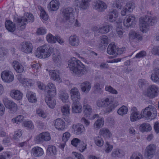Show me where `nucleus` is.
<instances>
[{
  "label": "nucleus",
  "mask_w": 159,
  "mask_h": 159,
  "mask_svg": "<svg viewBox=\"0 0 159 159\" xmlns=\"http://www.w3.org/2000/svg\"><path fill=\"white\" fill-rule=\"evenodd\" d=\"M68 67L71 73L78 77L82 76L87 72L85 66L75 57L72 58L69 60Z\"/></svg>",
  "instance_id": "nucleus-1"
},
{
  "label": "nucleus",
  "mask_w": 159,
  "mask_h": 159,
  "mask_svg": "<svg viewBox=\"0 0 159 159\" xmlns=\"http://www.w3.org/2000/svg\"><path fill=\"white\" fill-rule=\"evenodd\" d=\"M14 21L17 23V27L21 30L25 28L27 22H32L34 21V18L32 14L27 13L24 17H16L14 18Z\"/></svg>",
  "instance_id": "nucleus-2"
},
{
  "label": "nucleus",
  "mask_w": 159,
  "mask_h": 159,
  "mask_svg": "<svg viewBox=\"0 0 159 159\" xmlns=\"http://www.w3.org/2000/svg\"><path fill=\"white\" fill-rule=\"evenodd\" d=\"M53 51V48L48 45H43L38 48L35 53L36 57L41 58L50 56Z\"/></svg>",
  "instance_id": "nucleus-3"
},
{
  "label": "nucleus",
  "mask_w": 159,
  "mask_h": 159,
  "mask_svg": "<svg viewBox=\"0 0 159 159\" xmlns=\"http://www.w3.org/2000/svg\"><path fill=\"white\" fill-rule=\"evenodd\" d=\"M141 115L142 118L145 117L147 119H153L157 116V111L153 106L149 105L142 111Z\"/></svg>",
  "instance_id": "nucleus-4"
},
{
  "label": "nucleus",
  "mask_w": 159,
  "mask_h": 159,
  "mask_svg": "<svg viewBox=\"0 0 159 159\" xmlns=\"http://www.w3.org/2000/svg\"><path fill=\"white\" fill-rule=\"evenodd\" d=\"M51 137L50 134L48 132H43L37 135L34 138V141L37 143H40L44 141L50 140Z\"/></svg>",
  "instance_id": "nucleus-5"
},
{
  "label": "nucleus",
  "mask_w": 159,
  "mask_h": 159,
  "mask_svg": "<svg viewBox=\"0 0 159 159\" xmlns=\"http://www.w3.org/2000/svg\"><path fill=\"white\" fill-rule=\"evenodd\" d=\"M2 101L6 107L9 109L11 112H15L17 111V105L13 101L9 100L6 97L3 98Z\"/></svg>",
  "instance_id": "nucleus-6"
},
{
  "label": "nucleus",
  "mask_w": 159,
  "mask_h": 159,
  "mask_svg": "<svg viewBox=\"0 0 159 159\" xmlns=\"http://www.w3.org/2000/svg\"><path fill=\"white\" fill-rule=\"evenodd\" d=\"M156 149L155 145L151 144L148 146L145 150V155L148 159H152L155 155Z\"/></svg>",
  "instance_id": "nucleus-7"
},
{
  "label": "nucleus",
  "mask_w": 159,
  "mask_h": 159,
  "mask_svg": "<svg viewBox=\"0 0 159 159\" xmlns=\"http://www.w3.org/2000/svg\"><path fill=\"white\" fill-rule=\"evenodd\" d=\"M74 9L71 7H67L63 8L61 10V14L64 19L69 20L74 14Z\"/></svg>",
  "instance_id": "nucleus-8"
},
{
  "label": "nucleus",
  "mask_w": 159,
  "mask_h": 159,
  "mask_svg": "<svg viewBox=\"0 0 159 159\" xmlns=\"http://www.w3.org/2000/svg\"><path fill=\"white\" fill-rule=\"evenodd\" d=\"M139 25L140 30L143 32L146 33L148 30L149 25L145 16L140 18Z\"/></svg>",
  "instance_id": "nucleus-9"
},
{
  "label": "nucleus",
  "mask_w": 159,
  "mask_h": 159,
  "mask_svg": "<svg viewBox=\"0 0 159 159\" xmlns=\"http://www.w3.org/2000/svg\"><path fill=\"white\" fill-rule=\"evenodd\" d=\"M142 118L141 113H140L137 108L135 107H133L131 111L130 120L131 122H134L137 121Z\"/></svg>",
  "instance_id": "nucleus-10"
},
{
  "label": "nucleus",
  "mask_w": 159,
  "mask_h": 159,
  "mask_svg": "<svg viewBox=\"0 0 159 159\" xmlns=\"http://www.w3.org/2000/svg\"><path fill=\"white\" fill-rule=\"evenodd\" d=\"M158 88L154 85H152L148 87L145 95L150 98H153L158 95Z\"/></svg>",
  "instance_id": "nucleus-11"
},
{
  "label": "nucleus",
  "mask_w": 159,
  "mask_h": 159,
  "mask_svg": "<svg viewBox=\"0 0 159 159\" xmlns=\"http://www.w3.org/2000/svg\"><path fill=\"white\" fill-rule=\"evenodd\" d=\"M46 88L48 90L45 97L53 98L56 94V88L54 85L52 83H49Z\"/></svg>",
  "instance_id": "nucleus-12"
},
{
  "label": "nucleus",
  "mask_w": 159,
  "mask_h": 159,
  "mask_svg": "<svg viewBox=\"0 0 159 159\" xmlns=\"http://www.w3.org/2000/svg\"><path fill=\"white\" fill-rule=\"evenodd\" d=\"M94 8L99 11H103L107 8L106 4L100 0H98L94 1L93 3Z\"/></svg>",
  "instance_id": "nucleus-13"
},
{
  "label": "nucleus",
  "mask_w": 159,
  "mask_h": 159,
  "mask_svg": "<svg viewBox=\"0 0 159 159\" xmlns=\"http://www.w3.org/2000/svg\"><path fill=\"white\" fill-rule=\"evenodd\" d=\"M71 106L72 111L73 113H80L82 111V107L80 101H73Z\"/></svg>",
  "instance_id": "nucleus-14"
},
{
  "label": "nucleus",
  "mask_w": 159,
  "mask_h": 159,
  "mask_svg": "<svg viewBox=\"0 0 159 159\" xmlns=\"http://www.w3.org/2000/svg\"><path fill=\"white\" fill-rule=\"evenodd\" d=\"M1 77L4 81L7 83L12 81L14 79V75L10 74L8 71L6 70L2 72Z\"/></svg>",
  "instance_id": "nucleus-15"
},
{
  "label": "nucleus",
  "mask_w": 159,
  "mask_h": 159,
  "mask_svg": "<svg viewBox=\"0 0 159 159\" xmlns=\"http://www.w3.org/2000/svg\"><path fill=\"white\" fill-rule=\"evenodd\" d=\"M136 22L134 16L132 15L129 16L123 23L125 26L129 27L134 26L136 24Z\"/></svg>",
  "instance_id": "nucleus-16"
},
{
  "label": "nucleus",
  "mask_w": 159,
  "mask_h": 159,
  "mask_svg": "<svg viewBox=\"0 0 159 159\" xmlns=\"http://www.w3.org/2000/svg\"><path fill=\"white\" fill-rule=\"evenodd\" d=\"M70 93L71 98L72 101H80L81 98L80 94L78 89L77 88L74 87L70 91Z\"/></svg>",
  "instance_id": "nucleus-17"
},
{
  "label": "nucleus",
  "mask_w": 159,
  "mask_h": 159,
  "mask_svg": "<svg viewBox=\"0 0 159 159\" xmlns=\"http://www.w3.org/2000/svg\"><path fill=\"white\" fill-rule=\"evenodd\" d=\"M49 75L51 79L57 81H61V78L60 77V71L58 70H53L49 71Z\"/></svg>",
  "instance_id": "nucleus-18"
},
{
  "label": "nucleus",
  "mask_w": 159,
  "mask_h": 159,
  "mask_svg": "<svg viewBox=\"0 0 159 159\" xmlns=\"http://www.w3.org/2000/svg\"><path fill=\"white\" fill-rule=\"evenodd\" d=\"M72 128L74 129L75 133L77 135L82 134L85 130L84 126L81 124L74 125Z\"/></svg>",
  "instance_id": "nucleus-19"
},
{
  "label": "nucleus",
  "mask_w": 159,
  "mask_h": 159,
  "mask_svg": "<svg viewBox=\"0 0 159 159\" xmlns=\"http://www.w3.org/2000/svg\"><path fill=\"white\" fill-rule=\"evenodd\" d=\"M59 2L58 0H52L50 2L48 8L51 11H56L58 9Z\"/></svg>",
  "instance_id": "nucleus-20"
},
{
  "label": "nucleus",
  "mask_w": 159,
  "mask_h": 159,
  "mask_svg": "<svg viewBox=\"0 0 159 159\" xmlns=\"http://www.w3.org/2000/svg\"><path fill=\"white\" fill-rule=\"evenodd\" d=\"M69 43L71 46H77L79 44V39L78 37L75 35H71L69 38Z\"/></svg>",
  "instance_id": "nucleus-21"
},
{
  "label": "nucleus",
  "mask_w": 159,
  "mask_h": 159,
  "mask_svg": "<svg viewBox=\"0 0 159 159\" xmlns=\"http://www.w3.org/2000/svg\"><path fill=\"white\" fill-rule=\"evenodd\" d=\"M56 128L58 130H62L65 128V123L61 119L58 118L56 120L54 124Z\"/></svg>",
  "instance_id": "nucleus-22"
},
{
  "label": "nucleus",
  "mask_w": 159,
  "mask_h": 159,
  "mask_svg": "<svg viewBox=\"0 0 159 159\" xmlns=\"http://www.w3.org/2000/svg\"><path fill=\"white\" fill-rule=\"evenodd\" d=\"M31 153L35 157H41L44 154L43 149L39 147H35L32 149Z\"/></svg>",
  "instance_id": "nucleus-23"
},
{
  "label": "nucleus",
  "mask_w": 159,
  "mask_h": 159,
  "mask_svg": "<svg viewBox=\"0 0 159 159\" xmlns=\"http://www.w3.org/2000/svg\"><path fill=\"white\" fill-rule=\"evenodd\" d=\"M21 50L26 53H30L32 52V46L31 43L29 42L23 43Z\"/></svg>",
  "instance_id": "nucleus-24"
},
{
  "label": "nucleus",
  "mask_w": 159,
  "mask_h": 159,
  "mask_svg": "<svg viewBox=\"0 0 159 159\" xmlns=\"http://www.w3.org/2000/svg\"><path fill=\"white\" fill-rule=\"evenodd\" d=\"M11 97L17 100L21 99L23 97V94L19 90H13L10 92Z\"/></svg>",
  "instance_id": "nucleus-25"
},
{
  "label": "nucleus",
  "mask_w": 159,
  "mask_h": 159,
  "mask_svg": "<svg viewBox=\"0 0 159 159\" xmlns=\"http://www.w3.org/2000/svg\"><path fill=\"white\" fill-rule=\"evenodd\" d=\"M110 55H112V56H110V59L116 57L117 55V48L114 42L110 44Z\"/></svg>",
  "instance_id": "nucleus-26"
},
{
  "label": "nucleus",
  "mask_w": 159,
  "mask_h": 159,
  "mask_svg": "<svg viewBox=\"0 0 159 159\" xmlns=\"http://www.w3.org/2000/svg\"><path fill=\"white\" fill-rule=\"evenodd\" d=\"M81 89L82 92L86 93H88L91 87V84L88 81H85L82 83L81 85Z\"/></svg>",
  "instance_id": "nucleus-27"
},
{
  "label": "nucleus",
  "mask_w": 159,
  "mask_h": 159,
  "mask_svg": "<svg viewBox=\"0 0 159 159\" xmlns=\"http://www.w3.org/2000/svg\"><path fill=\"white\" fill-rule=\"evenodd\" d=\"M84 112L87 116H89L92 112V109L90 105L87 103L84 100V102L83 106Z\"/></svg>",
  "instance_id": "nucleus-28"
},
{
  "label": "nucleus",
  "mask_w": 159,
  "mask_h": 159,
  "mask_svg": "<svg viewBox=\"0 0 159 159\" xmlns=\"http://www.w3.org/2000/svg\"><path fill=\"white\" fill-rule=\"evenodd\" d=\"M18 79L20 82L23 85L27 86H31L32 85V80L29 79H26L24 77H22L20 75L18 77Z\"/></svg>",
  "instance_id": "nucleus-29"
},
{
  "label": "nucleus",
  "mask_w": 159,
  "mask_h": 159,
  "mask_svg": "<svg viewBox=\"0 0 159 159\" xmlns=\"http://www.w3.org/2000/svg\"><path fill=\"white\" fill-rule=\"evenodd\" d=\"M5 25L7 29L11 32H13L16 30L15 24L10 20H7Z\"/></svg>",
  "instance_id": "nucleus-30"
},
{
  "label": "nucleus",
  "mask_w": 159,
  "mask_h": 159,
  "mask_svg": "<svg viewBox=\"0 0 159 159\" xmlns=\"http://www.w3.org/2000/svg\"><path fill=\"white\" fill-rule=\"evenodd\" d=\"M45 101L48 106L50 108H54L56 104V102L54 98L45 97Z\"/></svg>",
  "instance_id": "nucleus-31"
},
{
  "label": "nucleus",
  "mask_w": 159,
  "mask_h": 159,
  "mask_svg": "<svg viewBox=\"0 0 159 159\" xmlns=\"http://www.w3.org/2000/svg\"><path fill=\"white\" fill-rule=\"evenodd\" d=\"M26 96L29 102L31 103H35L37 101L35 95L33 92L30 91H28Z\"/></svg>",
  "instance_id": "nucleus-32"
},
{
  "label": "nucleus",
  "mask_w": 159,
  "mask_h": 159,
  "mask_svg": "<svg viewBox=\"0 0 159 159\" xmlns=\"http://www.w3.org/2000/svg\"><path fill=\"white\" fill-rule=\"evenodd\" d=\"M46 153L48 155L52 156L57 153V149L55 146L52 145H49L46 150Z\"/></svg>",
  "instance_id": "nucleus-33"
},
{
  "label": "nucleus",
  "mask_w": 159,
  "mask_h": 159,
  "mask_svg": "<svg viewBox=\"0 0 159 159\" xmlns=\"http://www.w3.org/2000/svg\"><path fill=\"white\" fill-rule=\"evenodd\" d=\"M151 79L154 82H159V68H156L154 72L151 75Z\"/></svg>",
  "instance_id": "nucleus-34"
},
{
  "label": "nucleus",
  "mask_w": 159,
  "mask_h": 159,
  "mask_svg": "<svg viewBox=\"0 0 159 159\" xmlns=\"http://www.w3.org/2000/svg\"><path fill=\"white\" fill-rule=\"evenodd\" d=\"M101 44L99 47L102 48V49H105L108 44V38L106 36H103L101 37Z\"/></svg>",
  "instance_id": "nucleus-35"
},
{
  "label": "nucleus",
  "mask_w": 159,
  "mask_h": 159,
  "mask_svg": "<svg viewBox=\"0 0 159 159\" xmlns=\"http://www.w3.org/2000/svg\"><path fill=\"white\" fill-rule=\"evenodd\" d=\"M125 155L123 151L120 149L114 150L112 152L111 156L114 157H122Z\"/></svg>",
  "instance_id": "nucleus-36"
},
{
  "label": "nucleus",
  "mask_w": 159,
  "mask_h": 159,
  "mask_svg": "<svg viewBox=\"0 0 159 159\" xmlns=\"http://www.w3.org/2000/svg\"><path fill=\"white\" fill-rule=\"evenodd\" d=\"M14 68L16 71L18 73L23 72L24 70L23 66L18 61H14L13 62Z\"/></svg>",
  "instance_id": "nucleus-37"
},
{
  "label": "nucleus",
  "mask_w": 159,
  "mask_h": 159,
  "mask_svg": "<svg viewBox=\"0 0 159 159\" xmlns=\"http://www.w3.org/2000/svg\"><path fill=\"white\" fill-rule=\"evenodd\" d=\"M109 25L103 26L101 27L98 28V27H95L94 29L95 30L102 34L106 33L108 32L109 30Z\"/></svg>",
  "instance_id": "nucleus-38"
},
{
  "label": "nucleus",
  "mask_w": 159,
  "mask_h": 159,
  "mask_svg": "<svg viewBox=\"0 0 159 159\" xmlns=\"http://www.w3.org/2000/svg\"><path fill=\"white\" fill-rule=\"evenodd\" d=\"M103 101V107L105 108L104 111L105 113H109V99L108 98H106L102 99Z\"/></svg>",
  "instance_id": "nucleus-39"
},
{
  "label": "nucleus",
  "mask_w": 159,
  "mask_h": 159,
  "mask_svg": "<svg viewBox=\"0 0 159 159\" xmlns=\"http://www.w3.org/2000/svg\"><path fill=\"white\" fill-rule=\"evenodd\" d=\"M59 96L60 98L63 102H66L68 101L69 96L66 92H61Z\"/></svg>",
  "instance_id": "nucleus-40"
},
{
  "label": "nucleus",
  "mask_w": 159,
  "mask_h": 159,
  "mask_svg": "<svg viewBox=\"0 0 159 159\" xmlns=\"http://www.w3.org/2000/svg\"><path fill=\"white\" fill-rule=\"evenodd\" d=\"M148 21L149 25L153 26L156 24L157 22L156 17L149 16H145Z\"/></svg>",
  "instance_id": "nucleus-41"
},
{
  "label": "nucleus",
  "mask_w": 159,
  "mask_h": 159,
  "mask_svg": "<svg viewBox=\"0 0 159 159\" xmlns=\"http://www.w3.org/2000/svg\"><path fill=\"white\" fill-rule=\"evenodd\" d=\"M118 12L116 10H113L112 11L110 12V22L115 21L116 18L118 17Z\"/></svg>",
  "instance_id": "nucleus-42"
},
{
  "label": "nucleus",
  "mask_w": 159,
  "mask_h": 159,
  "mask_svg": "<svg viewBox=\"0 0 159 159\" xmlns=\"http://www.w3.org/2000/svg\"><path fill=\"white\" fill-rule=\"evenodd\" d=\"M140 129L142 131H148L151 130L152 127L149 124L144 123L140 126Z\"/></svg>",
  "instance_id": "nucleus-43"
},
{
  "label": "nucleus",
  "mask_w": 159,
  "mask_h": 159,
  "mask_svg": "<svg viewBox=\"0 0 159 159\" xmlns=\"http://www.w3.org/2000/svg\"><path fill=\"white\" fill-rule=\"evenodd\" d=\"M89 7L88 0H81L80 2V8L81 10H86Z\"/></svg>",
  "instance_id": "nucleus-44"
},
{
  "label": "nucleus",
  "mask_w": 159,
  "mask_h": 159,
  "mask_svg": "<svg viewBox=\"0 0 159 159\" xmlns=\"http://www.w3.org/2000/svg\"><path fill=\"white\" fill-rule=\"evenodd\" d=\"M128 111V108L125 106H123L118 110L117 113L121 116H123L126 114Z\"/></svg>",
  "instance_id": "nucleus-45"
},
{
  "label": "nucleus",
  "mask_w": 159,
  "mask_h": 159,
  "mask_svg": "<svg viewBox=\"0 0 159 159\" xmlns=\"http://www.w3.org/2000/svg\"><path fill=\"white\" fill-rule=\"evenodd\" d=\"M130 159H143V156L140 152H134L130 157Z\"/></svg>",
  "instance_id": "nucleus-46"
},
{
  "label": "nucleus",
  "mask_w": 159,
  "mask_h": 159,
  "mask_svg": "<svg viewBox=\"0 0 159 159\" xmlns=\"http://www.w3.org/2000/svg\"><path fill=\"white\" fill-rule=\"evenodd\" d=\"M61 111L64 115H68L70 113V106L68 105L65 104L62 107Z\"/></svg>",
  "instance_id": "nucleus-47"
},
{
  "label": "nucleus",
  "mask_w": 159,
  "mask_h": 159,
  "mask_svg": "<svg viewBox=\"0 0 159 159\" xmlns=\"http://www.w3.org/2000/svg\"><path fill=\"white\" fill-rule=\"evenodd\" d=\"M56 36L54 37L51 34H49L46 36V39L47 41L51 43H55L56 42Z\"/></svg>",
  "instance_id": "nucleus-48"
},
{
  "label": "nucleus",
  "mask_w": 159,
  "mask_h": 159,
  "mask_svg": "<svg viewBox=\"0 0 159 159\" xmlns=\"http://www.w3.org/2000/svg\"><path fill=\"white\" fill-rule=\"evenodd\" d=\"M94 141L96 144L99 147H101L103 144V141L102 139L99 136L94 137Z\"/></svg>",
  "instance_id": "nucleus-49"
},
{
  "label": "nucleus",
  "mask_w": 159,
  "mask_h": 159,
  "mask_svg": "<svg viewBox=\"0 0 159 159\" xmlns=\"http://www.w3.org/2000/svg\"><path fill=\"white\" fill-rule=\"evenodd\" d=\"M117 101L115 99L110 101V112L114 109L118 105Z\"/></svg>",
  "instance_id": "nucleus-50"
},
{
  "label": "nucleus",
  "mask_w": 159,
  "mask_h": 159,
  "mask_svg": "<svg viewBox=\"0 0 159 159\" xmlns=\"http://www.w3.org/2000/svg\"><path fill=\"white\" fill-rule=\"evenodd\" d=\"M104 124V120L102 118L98 119L94 124V127L95 128H99L102 127Z\"/></svg>",
  "instance_id": "nucleus-51"
},
{
  "label": "nucleus",
  "mask_w": 159,
  "mask_h": 159,
  "mask_svg": "<svg viewBox=\"0 0 159 159\" xmlns=\"http://www.w3.org/2000/svg\"><path fill=\"white\" fill-rule=\"evenodd\" d=\"M125 7L129 11V13L131 12L135 7L134 3L131 2H127Z\"/></svg>",
  "instance_id": "nucleus-52"
},
{
  "label": "nucleus",
  "mask_w": 159,
  "mask_h": 159,
  "mask_svg": "<svg viewBox=\"0 0 159 159\" xmlns=\"http://www.w3.org/2000/svg\"><path fill=\"white\" fill-rule=\"evenodd\" d=\"M86 143L81 141L78 145L77 149L81 152H83L86 149Z\"/></svg>",
  "instance_id": "nucleus-53"
},
{
  "label": "nucleus",
  "mask_w": 159,
  "mask_h": 159,
  "mask_svg": "<svg viewBox=\"0 0 159 159\" xmlns=\"http://www.w3.org/2000/svg\"><path fill=\"white\" fill-rule=\"evenodd\" d=\"M23 119L24 117L22 115H19L15 118L13 119L11 121L13 123L19 124L23 120Z\"/></svg>",
  "instance_id": "nucleus-54"
},
{
  "label": "nucleus",
  "mask_w": 159,
  "mask_h": 159,
  "mask_svg": "<svg viewBox=\"0 0 159 159\" xmlns=\"http://www.w3.org/2000/svg\"><path fill=\"white\" fill-rule=\"evenodd\" d=\"M22 134V131L20 129L16 130L14 132L13 135V138L15 139H17L20 138Z\"/></svg>",
  "instance_id": "nucleus-55"
},
{
  "label": "nucleus",
  "mask_w": 159,
  "mask_h": 159,
  "mask_svg": "<svg viewBox=\"0 0 159 159\" xmlns=\"http://www.w3.org/2000/svg\"><path fill=\"white\" fill-rule=\"evenodd\" d=\"M23 125L24 127H27L30 129H33L34 127L33 124L31 121H24Z\"/></svg>",
  "instance_id": "nucleus-56"
},
{
  "label": "nucleus",
  "mask_w": 159,
  "mask_h": 159,
  "mask_svg": "<svg viewBox=\"0 0 159 159\" xmlns=\"http://www.w3.org/2000/svg\"><path fill=\"white\" fill-rule=\"evenodd\" d=\"M70 134L68 132L64 133L62 137V140L65 143H66L70 139Z\"/></svg>",
  "instance_id": "nucleus-57"
},
{
  "label": "nucleus",
  "mask_w": 159,
  "mask_h": 159,
  "mask_svg": "<svg viewBox=\"0 0 159 159\" xmlns=\"http://www.w3.org/2000/svg\"><path fill=\"white\" fill-rule=\"evenodd\" d=\"M40 14V16L43 20H46L48 19V16L44 10L42 9L41 11Z\"/></svg>",
  "instance_id": "nucleus-58"
},
{
  "label": "nucleus",
  "mask_w": 159,
  "mask_h": 159,
  "mask_svg": "<svg viewBox=\"0 0 159 159\" xmlns=\"http://www.w3.org/2000/svg\"><path fill=\"white\" fill-rule=\"evenodd\" d=\"M121 1V0H116V1L113 2V7L119 9H120L122 7Z\"/></svg>",
  "instance_id": "nucleus-59"
},
{
  "label": "nucleus",
  "mask_w": 159,
  "mask_h": 159,
  "mask_svg": "<svg viewBox=\"0 0 159 159\" xmlns=\"http://www.w3.org/2000/svg\"><path fill=\"white\" fill-rule=\"evenodd\" d=\"M81 141L77 138L73 139L71 142V144L74 146L77 147Z\"/></svg>",
  "instance_id": "nucleus-60"
},
{
  "label": "nucleus",
  "mask_w": 159,
  "mask_h": 159,
  "mask_svg": "<svg viewBox=\"0 0 159 159\" xmlns=\"http://www.w3.org/2000/svg\"><path fill=\"white\" fill-rule=\"evenodd\" d=\"M146 54V52L144 51H142L136 54L135 57L137 58H140L145 57Z\"/></svg>",
  "instance_id": "nucleus-61"
},
{
  "label": "nucleus",
  "mask_w": 159,
  "mask_h": 159,
  "mask_svg": "<svg viewBox=\"0 0 159 159\" xmlns=\"http://www.w3.org/2000/svg\"><path fill=\"white\" fill-rule=\"evenodd\" d=\"M109 130L107 129L104 128L101 129L100 131L101 134L103 136H105L107 135L109 136Z\"/></svg>",
  "instance_id": "nucleus-62"
},
{
  "label": "nucleus",
  "mask_w": 159,
  "mask_h": 159,
  "mask_svg": "<svg viewBox=\"0 0 159 159\" xmlns=\"http://www.w3.org/2000/svg\"><path fill=\"white\" fill-rule=\"evenodd\" d=\"M60 56L58 54H53L52 59L55 62H58L59 61H60Z\"/></svg>",
  "instance_id": "nucleus-63"
},
{
  "label": "nucleus",
  "mask_w": 159,
  "mask_h": 159,
  "mask_svg": "<svg viewBox=\"0 0 159 159\" xmlns=\"http://www.w3.org/2000/svg\"><path fill=\"white\" fill-rule=\"evenodd\" d=\"M37 32L39 34L43 35L46 33V30L43 28H40L38 29Z\"/></svg>",
  "instance_id": "nucleus-64"
}]
</instances>
